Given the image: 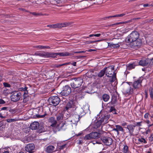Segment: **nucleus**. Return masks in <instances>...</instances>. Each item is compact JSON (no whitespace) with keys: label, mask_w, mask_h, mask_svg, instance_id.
<instances>
[{"label":"nucleus","mask_w":153,"mask_h":153,"mask_svg":"<svg viewBox=\"0 0 153 153\" xmlns=\"http://www.w3.org/2000/svg\"><path fill=\"white\" fill-rule=\"evenodd\" d=\"M150 132V129L148 128L147 130L146 131V134H148L149 132Z\"/></svg>","instance_id":"57"},{"label":"nucleus","mask_w":153,"mask_h":153,"mask_svg":"<svg viewBox=\"0 0 153 153\" xmlns=\"http://www.w3.org/2000/svg\"><path fill=\"white\" fill-rule=\"evenodd\" d=\"M4 85L5 87H10V85L7 83H4Z\"/></svg>","instance_id":"44"},{"label":"nucleus","mask_w":153,"mask_h":153,"mask_svg":"<svg viewBox=\"0 0 153 153\" xmlns=\"http://www.w3.org/2000/svg\"><path fill=\"white\" fill-rule=\"evenodd\" d=\"M71 92V87L69 85H66L63 88V90L60 92V94L62 96L66 97L70 94Z\"/></svg>","instance_id":"9"},{"label":"nucleus","mask_w":153,"mask_h":153,"mask_svg":"<svg viewBox=\"0 0 153 153\" xmlns=\"http://www.w3.org/2000/svg\"><path fill=\"white\" fill-rule=\"evenodd\" d=\"M149 6V4H144V5H143V6L144 7H147Z\"/></svg>","instance_id":"64"},{"label":"nucleus","mask_w":153,"mask_h":153,"mask_svg":"<svg viewBox=\"0 0 153 153\" xmlns=\"http://www.w3.org/2000/svg\"><path fill=\"white\" fill-rule=\"evenodd\" d=\"M125 15V14L123 13L122 14H118L116 15L110 16L108 17H105L103 19H109L111 18L114 17H121L124 16Z\"/></svg>","instance_id":"27"},{"label":"nucleus","mask_w":153,"mask_h":153,"mask_svg":"<svg viewBox=\"0 0 153 153\" xmlns=\"http://www.w3.org/2000/svg\"><path fill=\"white\" fill-rule=\"evenodd\" d=\"M83 83V79L81 77L72 78L70 82V85L72 88L76 89L74 90V92L76 94L80 93L82 89L80 88Z\"/></svg>","instance_id":"2"},{"label":"nucleus","mask_w":153,"mask_h":153,"mask_svg":"<svg viewBox=\"0 0 153 153\" xmlns=\"http://www.w3.org/2000/svg\"><path fill=\"white\" fill-rule=\"evenodd\" d=\"M152 20H153V19H150L149 20H148V21H147L148 22H152Z\"/></svg>","instance_id":"63"},{"label":"nucleus","mask_w":153,"mask_h":153,"mask_svg":"<svg viewBox=\"0 0 153 153\" xmlns=\"http://www.w3.org/2000/svg\"><path fill=\"white\" fill-rule=\"evenodd\" d=\"M70 63H71V62H69L66 63H63V64H61L56 65L55 66H56V67L57 68H59L61 66H64V65H70Z\"/></svg>","instance_id":"36"},{"label":"nucleus","mask_w":153,"mask_h":153,"mask_svg":"<svg viewBox=\"0 0 153 153\" xmlns=\"http://www.w3.org/2000/svg\"><path fill=\"white\" fill-rule=\"evenodd\" d=\"M86 56H77L76 57L77 58H84L86 57Z\"/></svg>","instance_id":"50"},{"label":"nucleus","mask_w":153,"mask_h":153,"mask_svg":"<svg viewBox=\"0 0 153 153\" xmlns=\"http://www.w3.org/2000/svg\"><path fill=\"white\" fill-rule=\"evenodd\" d=\"M50 57L53 58H56V56L58 55H59L62 56H66L70 55H72V53H70L68 52H62L60 53H50Z\"/></svg>","instance_id":"12"},{"label":"nucleus","mask_w":153,"mask_h":153,"mask_svg":"<svg viewBox=\"0 0 153 153\" xmlns=\"http://www.w3.org/2000/svg\"><path fill=\"white\" fill-rule=\"evenodd\" d=\"M149 113H146L144 115V117L146 119L148 118L149 117Z\"/></svg>","instance_id":"48"},{"label":"nucleus","mask_w":153,"mask_h":153,"mask_svg":"<svg viewBox=\"0 0 153 153\" xmlns=\"http://www.w3.org/2000/svg\"><path fill=\"white\" fill-rule=\"evenodd\" d=\"M20 91H24V94L23 95V102H25L27 100V99L28 98V90H27L28 88L26 86L22 87L19 88Z\"/></svg>","instance_id":"13"},{"label":"nucleus","mask_w":153,"mask_h":153,"mask_svg":"<svg viewBox=\"0 0 153 153\" xmlns=\"http://www.w3.org/2000/svg\"><path fill=\"white\" fill-rule=\"evenodd\" d=\"M57 28H61L65 27L70 25V23L64 22L58 23L57 24Z\"/></svg>","instance_id":"22"},{"label":"nucleus","mask_w":153,"mask_h":153,"mask_svg":"<svg viewBox=\"0 0 153 153\" xmlns=\"http://www.w3.org/2000/svg\"><path fill=\"white\" fill-rule=\"evenodd\" d=\"M135 126H134L132 124L128 125L127 126V128L129 131L130 135L134 136V134L133 133L134 128Z\"/></svg>","instance_id":"18"},{"label":"nucleus","mask_w":153,"mask_h":153,"mask_svg":"<svg viewBox=\"0 0 153 153\" xmlns=\"http://www.w3.org/2000/svg\"><path fill=\"white\" fill-rule=\"evenodd\" d=\"M17 120L16 119H11L6 120L7 121L8 123H11L12 122H15Z\"/></svg>","instance_id":"39"},{"label":"nucleus","mask_w":153,"mask_h":153,"mask_svg":"<svg viewBox=\"0 0 153 153\" xmlns=\"http://www.w3.org/2000/svg\"><path fill=\"white\" fill-rule=\"evenodd\" d=\"M101 35V34L100 33L97 34H94L95 36L99 37Z\"/></svg>","instance_id":"56"},{"label":"nucleus","mask_w":153,"mask_h":153,"mask_svg":"<svg viewBox=\"0 0 153 153\" xmlns=\"http://www.w3.org/2000/svg\"><path fill=\"white\" fill-rule=\"evenodd\" d=\"M47 27L53 29H55L57 28V24H55L48 25H47Z\"/></svg>","instance_id":"35"},{"label":"nucleus","mask_w":153,"mask_h":153,"mask_svg":"<svg viewBox=\"0 0 153 153\" xmlns=\"http://www.w3.org/2000/svg\"><path fill=\"white\" fill-rule=\"evenodd\" d=\"M54 147L53 146H49L47 147L46 152L48 153H51L54 151Z\"/></svg>","instance_id":"24"},{"label":"nucleus","mask_w":153,"mask_h":153,"mask_svg":"<svg viewBox=\"0 0 153 153\" xmlns=\"http://www.w3.org/2000/svg\"><path fill=\"white\" fill-rule=\"evenodd\" d=\"M86 42H87V44H90V43H94L95 42H94V41H87Z\"/></svg>","instance_id":"53"},{"label":"nucleus","mask_w":153,"mask_h":153,"mask_svg":"<svg viewBox=\"0 0 153 153\" xmlns=\"http://www.w3.org/2000/svg\"><path fill=\"white\" fill-rule=\"evenodd\" d=\"M11 99L12 101L16 102L19 101L20 99L21 94L20 93L17 92H13L11 93Z\"/></svg>","instance_id":"8"},{"label":"nucleus","mask_w":153,"mask_h":153,"mask_svg":"<svg viewBox=\"0 0 153 153\" xmlns=\"http://www.w3.org/2000/svg\"><path fill=\"white\" fill-rule=\"evenodd\" d=\"M140 36L139 33L137 31H132L126 38V41L128 42H131L139 39Z\"/></svg>","instance_id":"5"},{"label":"nucleus","mask_w":153,"mask_h":153,"mask_svg":"<svg viewBox=\"0 0 153 153\" xmlns=\"http://www.w3.org/2000/svg\"><path fill=\"white\" fill-rule=\"evenodd\" d=\"M115 110L114 107H111L109 110V111L110 112H114V110Z\"/></svg>","instance_id":"40"},{"label":"nucleus","mask_w":153,"mask_h":153,"mask_svg":"<svg viewBox=\"0 0 153 153\" xmlns=\"http://www.w3.org/2000/svg\"><path fill=\"white\" fill-rule=\"evenodd\" d=\"M35 55L40 56L46 57H50V53L43 52L35 53Z\"/></svg>","instance_id":"20"},{"label":"nucleus","mask_w":153,"mask_h":153,"mask_svg":"<svg viewBox=\"0 0 153 153\" xmlns=\"http://www.w3.org/2000/svg\"><path fill=\"white\" fill-rule=\"evenodd\" d=\"M35 149V146L33 144H27L25 147V150L29 152V153H33L34 152Z\"/></svg>","instance_id":"16"},{"label":"nucleus","mask_w":153,"mask_h":153,"mask_svg":"<svg viewBox=\"0 0 153 153\" xmlns=\"http://www.w3.org/2000/svg\"><path fill=\"white\" fill-rule=\"evenodd\" d=\"M96 51V50L92 49H89L88 50V52H91V51Z\"/></svg>","instance_id":"59"},{"label":"nucleus","mask_w":153,"mask_h":153,"mask_svg":"<svg viewBox=\"0 0 153 153\" xmlns=\"http://www.w3.org/2000/svg\"><path fill=\"white\" fill-rule=\"evenodd\" d=\"M141 122L137 123L135 126H141Z\"/></svg>","instance_id":"51"},{"label":"nucleus","mask_w":153,"mask_h":153,"mask_svg":"<svg viewBox=\"0 0 153 153\" xmlns=\"http://www.w3.org/2000/svg\"><path fill=\"white\" fill-rule=\"evenodd\" d=\"M45 115H40L39 114H37L36 116L38 118H42L45 116Z\"/></svg>","instance_id":"46"},{"label":"nucleus","mask_w":153,"mask_h":153,"mask_svg":"<svg viewBox=\"0 0 153 153\" xmlns=\"http://www.w3.org/2000/svg\"><path fill=\"white\" fill-rule=\"evenodd\" d=\"M101 125H102V123L99 119L97 122H95L94 124L93 125V127L95 129H97L100 127Z\"/></svg>","instance_id":"23"},{"label":"nucleus","mask_w":153,"mask_h":153,"mask_svg":"<svg viewBox=\"0 0 153 153\" xmlns=\"http://www.w3.org/2000/svg\"><path fill=\"white\" fill-rule=\"evenodd\" d=\"M127 125V123L125 122V123H123L122 124V125L123 126H126Z\"/></svg>","instance_id":"61"},{"label":"nucleus","mask_w":153,"mask_h":153,"mask_svg":"<svg viewBox=\"0 0 153 153\" xmlns=\"http://www.w3.org/2000/svg\"><path fill=\"white\" fill-rule=\"evenodd\" d=\"M102 98L103 100L105 102H107L110 98V97L108 94H104L102 96Z\"/></svg>","instance_id":"28"},{"label":"nucleus","mask_w":153,"mask_h":153,"mask_svg":"<svg viewBox=\"0 0 153 153\" xmlns=\"http://www.w3.org/2000/svg\"><path fill=\"white\" fill-rule=\"evenodd\" d=\"M60 100L57 96H51L49 99V102L50 104L54 106L58 105L60 102Z\"/></svg>","instance_id":"7"},{"label":"nucleus","mask_w":153,"mask_h":153,"mask_svg":"<svg viewBox=\"0 0 153 153\" xmlns=\"http://www.w3.org/2000/svg\"><path fill=\"white\" fill-rule=\"evenodd\" d=\"M0 117L1 118H5V117L2 116V114L1 113H0Z\"/></svg>","instance_id":"62"},{"label":"nucleus","mask_w":153,"mask_h":153,"mask_svg":"<svg viewBox=\"0 0 153 153\" xmlns=\"http://www.w3.org/2000/svg\"><path fill=\"white\" fill-rule=\"evenodd\" d=\"M105 74V68H104L97 75L98 76L100 77H101L104 76Z\"/></svg>","instance_id":"30"},{"label":"nucleus","mask_w":153,"mask_h":153,"mask_svg":"<svg viewBox=\"0 0 153 153\" xmlns=\"http://www.w3.org/2000/svg\"><path fill=\"white\" fill-rule=\"evenodd\" d=\"M142 78H140L134 82L132 84L133 88H131L130 85L126 82H123L121 85V88L125 94H137V89L142 87Z\"/></svg>","instance_id":"1"},{"label":"nucleus","mask_w":153,"mask_h":153,"mask_svg":"<svg viewBox=\"0 0 153 153\" xmlns=\"http://www.w3.org/2000/svg\"><path fill=\"white\" fill-rule=\"evenodd\" d=\"M64 118V115L62 113H59L56 116V120L57 121L62 120Z\"/></svg>","instance_id":"26"},{"label":"nucleus","mask_w":153,"mask_h":153,"mask_svg":"<svg viewBox=\"0 0 153 153\" xmlns=\"http://www.w3.org/2000/svg\"><path fill=\"white\" fill-rule=\"evenodd\" d=\"M138 141L139 142H140L141 143H146L147 141H146L145 139L143 138H139L138 139Z\"/></svg>","instance_id":"34"},{"label":"nucleus","mask_w":153,"mask_h":153,"mask_svg":"<svg viewBox=\"0 0 153 153\" xmlns=\"http://www.w3.org/2000/svg\"><path fill=\"white\" fill-rule=\"evenodd\" d=\"M93 143L94 144L96 143H97L98 144H101V143L100 142H99L98 141H95L94 143Z\"/></svg>","instance_id":"54"},{"label":"nucleus","mask_w":153,"mask_h":153,"mask_svg":"<svg viewBox=\"0 0 153 153\" xmlns=\"http://www.w3.org/2000/svg\"><path fill=\"white\" fill-rule=\"evenodd\" d=\"M5 103L4 101L3 100L1 99L0 100V104H4Z\"/></svg>","instance_id":"52"},{"label":"nucleus","mask_w":153,"mask_h":153,"mask_svg":"<svg viewBox=\"0 0 153 153\" xmlns=\"http://www.w3.org/2000/svg\"><path fill=\"white\" fill-rule=\"evenodd\" d=\"M80 117L78 115L74 114L72 115L70 118V121L73 124H76L79 120Z\"/></svg>","instance_id":"15"},{"label":"nucleus","mask_w":153,"mask_h":153,"mask_svg":"<svg viewBox=\"0 0 153 153\" xmlns=\"http://www.w3.org/2000/svg\"><path fill=\"white\" fill-rule=\"evenodd\" d=\"M149 64H151L150 62V59H143L140 60L139 63V65H141L143 66H146L148 65Z\"/></svg>","instance_id":"17"},{"label":"nucleus","mask_w":153,"mask_h":153,"mask_svg":"<svg viewBox=\"0 0 153 153\" xmlns=\"http://www.w3.org/2000/svg\"><path fill=\"white\" fill-rule=\"evenodd\" d=\"M8 108V107H3L1 108V110H4L6 111H7V108Z\"/></svg>","instance_id":"47"},{"label":"nucleus","mask_w":153,"mask_h":153,"mask_svg":"<svg viewBox=\"0 0 153 153\" xmlns=\"http://www.w3.org/2000/svg\"><path fill=\"white\" fill-rule=\"evenodd\" d=\"M49 48H50V47L49 46H43V49Z\"/></svg>","instance_id":"60"},{"label":"nucleus","mask_w":153,"mask_h":153,"mask_svg":"<svg viewBox=\"0 0 153 153\" xmlns=\"http://www.w3.org/2000/svg\"><path fill=\"white\" fill-rule=\"evenodd\" d=\"M36 48H39L40 49H43V46L42 45L37 46L36 47Z\"/></svg>","instance_id":"49"},{"label":"nucleus","mask_w":153,"mask_h":153,"mask_svg":"<svg viewBox=\"0 0 153 153\" xmlns=\"http://www.w3.org/2000/svg\"><path fill=\"white\" fill-rule=\"evenodd\" d=\"M130 45L131 47L134 48H137L140 47L142 44V40L140 39H138L133 42H131Z\"/></svg>","instance_id":"11"},{"label":"nucleus","mask_w":153,"mask_h":153,"mask_svg":"<svg viewBox=\"0 0 153 153\" xmlns=\"http://www.w3.org/2000/svg\"><path fill=\"white\" fill-rule=\"evenodd\" d=\"M73 103L72 102H69L67 104L65 108L66 110H68L69 108L72 107Z\"/></svg>","instance_id":"29"},{"label":"nucleus","mask_w":153,"mask_h":153,"mask_svg":"<svg viewBox=\"0 0 153 153\" xmlns=\"http://www.w3.org/2000/svg\"><path fill=\"white\" fill-rule=\"evenodd\" d=\"M110 117V115L108 114H102L99 120L102 122L103 126L108 123Z\"/></svg>","instance_id":"10"},{"label":"nucleus","mask_w":153,"mask_h":153,"mask_svg":"<svg viewBox=\"0 0 153 153\" xmlns=\"http://www.w3.org/2000/svg\"><path fill=\"white\" fill-rule=\"evenodd\" d=\"M105 75L110 77L109 80L112 83L116 79V73L114 71V66L110 65L107 67L105 68Z\"/></svg>","instance_id":"3"},{"label":"nucleus","mask_w":153,"mask_h":153,"mask_svg":"<svg viewBox=\"0 0 153 153\" xmlns=\"http://www.w3.org/2000/svg\"><path fill=\"white\" fill-rule=\"evenodd\" d=\"M135 65L134 64H131L127 66V69L130 70L134 68Z\"/></svg>","instance_id":"32"},{"label":"nucleus","mask_w":153,"mask_h":153,"mask_svg":"<svg viewBox=\"0 0 153 153\" xmlns=\"http://www.w3.org/2000/svg\"><path fill=\"white\" fill-rule=\"evenodd\" d=\"M66 146V144L62 145L61 146H60V148H59V149L60 150L62 149H64L65 147Z\"/></svg>","instance_id":"42"},{"label":"nucleus","mask_w":153,"mask_h":153,"mask_svg":"<svg viewBox=\"0 0 153 153\" xmlns=\"http://www.w3.org/2000/svg\"><path fill=\"white\" fill-rule=\"evenodd\" d=\"M25 59V58L24 55H22L18 57L17 61L19 63H23L24 62Z\"/></svg>","instance_id":"25"},{"label":"nucleus","mask_w":153,"mask_h":153,"mask_svg":"<svg viewBox=\"0 0 153 153\" xmlns=\"http://www.w3.org/2000/svg\"><path fill=\"white\" fill-rule=\"evenodd\" d=\"M39 126V123L38 122H34L31 124L30 128L33 130H36L38 128Z\"/></svg>","instance_id":"19"},{"label":"nucleus","mask_w":153,"mask_h":153,"mask_svg":"<svg viewBox=\"0 0 153 153\" xmlns=\"http://www.w3.org/2000/svg\"><path fill=\"white\" fill-rule=\"evenodd\" d=\"M123 153H131L128 150V147L127 146H124L123 148Z\"/></svg>","instance_id":"31"},{"label":"nucleus","mask_w":153,"mask_h":153,"mask_svg":"<svg viewBox=\"0 0 153 153\" xmlns=\"http://www.w3.org/2000/svg\"><path fill=\"white\" fill-rule=\"evenodd\" d=\"M48 121V122L51 123L50 126L52 127H56L58 131H60L61 129L65 130L66 128V125L65 123V122L64 123H62L61 127L59 128V125L57 124V122L55 118L51 117L49 118Z\"/></svg>","instance_id":"4"},{"label":"nucleus","mask_w":153,"mask_h":153,"mask_svg":"<svg viewBox=\"0 0 153 153\" xmlns=\"http://www.w3.org/2000/svg\"><path fill=\"white\" fill-rule=\"evenodd\" d=\"M100 136L99 133L96 132H92L85 135L84 139L85 140H90L91 139H97L99 138Z\"/></svg>","instance_id":"6"},{"label":"nucleus","mask_w":153,"mask_h":153,"mask_svg":"<svg viewBox=\"0 0 153 153\" xmlns=\"http://www.w3.org/2000/svg\"><path fill=\"white\" fill-rule=\"evenodd\" d=\"M149 140L150 141L153 143V135H151V136L149 138Z\"/></svg>","instance_id":"43"},{"label":"nucleus","mask_w":153,"mask_h":153,"mask_svg":"<svg viewBox=\"0 0 153 153\" xmlns=\"http://www.w3.org/2000/svg\"><path fill=\"white\" fill-rule=\"evenodd\" d=\"M33 15H35V16H38V15H42V14L41 13H36L35 12H33L31 13Z\"/></svg>","instance_id":"45"},{"label":"nucleus","mask_w":153,"mask_h":153,"mask_svg":"<svg viewBox=\"0 0 153 153\" xmlns=\"http://www.w3.org/2000/svg\"><path fill=\"white\" fill-rule=\"evenodd\" d=\"M113 130L117 131L118 134L119 133V131H118L117 128H114L113 129Z\"/></svg>","instance_id":"58"},{"label":"nucleus","mask_w":153,"mask_h":153,"mask_svg":"<svg viewBox=\"0 0 153 153\" xmlns=\"http://www.w3.org/2000/svg\"><path fill=\"white\" fill-rule=\"evenodd\" d=\"M108 45L110 47L113 48H117L119 47L120 45H121V42H119L117 44H114L112 43H108Z\"/></svg>","instance_id":"21"},{"label":"nucleus","mask_w":153,"mask_h":153,"mask_svg":"<svg viewBox=\"0 0 153 153\" xmlns=\"http://www.w3.org/2000/svg\"><path fill=\"white\" fill-rule=\"evenodd\" d=\"M101 140L103 143L107 146H110L113 142L112 139L111 138L107 137H102L101 138Z\"/></svg>","instance_id":"14"},{"label":"nucleus","mask_w":153,"mask_h":153,"mask_svg":"<svg viewBox=\"0 0 153 153\" xmlns=\"http://www.w3.org/2000/svg\"><path fill=\"white\" fill-rule=\"evenodd\" d=\"M74 53H84L86 52L85 51H73V52Z\"/></svg>","instance_id":"41"},{"label":"nucleus","mask_w":153,"mask_h":153,"mask_svg":"<svg viewBox=\"0 0 153 153\" xmlns=\"http://www.w3.org/2000/svg\"><path fill=\"white\" fill-rule=\"evenodd\" d=\"M116 127L117 128L118 131H123L124 130L123 128L120 126L119 125H116Z\"/></svg>","instance_id":"37"},{"label":"nucleus","mask_w":153,"mask_h":153,"mask_svg":"<svg viewBox=\"0 0 153 153\" xmlns=\"http://www.w3.org/2000/svg\"><path fill=\"white\" fill-rule=\"evenodd\" d=\"M149 92L150 97L152 99H153V88L152 87L149 88Z\"/></svg>","instance_id":"33"},{"label":"nucleus","mask_w":153,"mask_h":153,"mask_svg":"<svg viewBox=\"0 0 153 153\" xmlns=\"http://www.w3.org/2000/svg\"><path fill=\"white\" fill-rule=\"evenodd\" d=\"M117 102V100L116 98L115 97H112V100L111 101V103L112 104H115Z\"/></svg>","instance_id":"38"},{"label":"nucleus","mask_w":153,"mask_h":153,"mask_svg":"<svg viewBox=\"0 0 153 153\" xmlns=\"http://www.w3.org/2000/svg\"><path fill=\"white\" fill-rule=\"evenodd\" d=\"M70 64H71L72 65L74 66H76V62H73L72 63H71Z\"/></svg>","instance_id":"55"}]
</instances>
